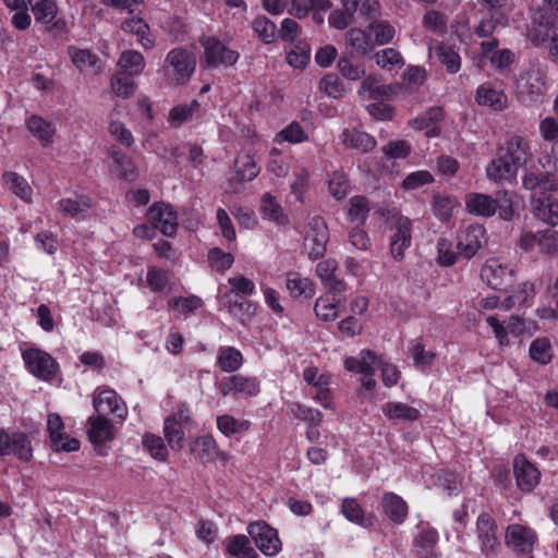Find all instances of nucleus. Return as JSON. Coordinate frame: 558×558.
<instances>
[{
    "label": "nucleus",
    "instance_id": "1",
    "mask_svg": "<svg viewBox=\"0 0 558 558\" xmlns=\"http://www.w3.org/2000/svg\"><path fill=\"white\" fill-rule=\"evenodd\" d=\"M532 158L530 141L524 136L513 135L498 147L496 158L486 168V174L497 183H514L519 170L525 168Z\"/></svg>",
    "mask_w": 558,
    "mask_h": 558
},
{
    "label": "nucleus",
    "instance_id": "2",
    "mask_svg": "<svg viewBox=\"0 0 558 558\" xmlns=\"http://www.w3.org/2000/svg\"><path fill=\"white\" fill-rule=\"evenodd\" d=\"M13 457L22 462L33 459L31 437L21 430L0 428V459Z\"/></svg>",
    "mask_w": 558,
    "mask_h": 558
},
{
    "label": "nucleus",
    "instance_id": "3",
    "mask_svg": "<svg viewBox=\"0 0 558 558\" xmlns=\"http://www.w3.org/2000/svg\"><path fill=\"white\" fill-rule=\"evenodd\" d=\"M22 359L28 373L40 380L51 381L58 375V362L48 352L41 349H25L22 351Z\"/></svg>",
    "mask_w": 558,
    "mask_h": 558
},
{
    "label": "nucleus",
    "instance_id": "4",
    "mask_svg": "<svg viewBox=\"0 0 558 558\" xmlns=\"http://www.w3.org/2000/svg\"><path fill=\"white\" fill-rule=\"evenodd\" d=\"M390 223V253L396 260H402L404 252L412 243V221L402 215L395 214Z\"/></svg>",
    "mask_w": 558,
    "mask_h": 558
},
{
    "label": "nucleus",
    "instance_id": "5",
    "mask_svg": "<svg viewBox=\"0 0 558 558\" xmlns=\"http://www.w3.org/2000/svg\"><path fill=\"white\" fill-rule=\"evenodd\" d=\"M167 71L169 76L178 84L190 80L196 68L195 56L182 48L170 50L166 57Z\"/></svg>",
    "mask_w": 558,
    "mask_h": 558
},
{
    "label": "nucleus",
    "instance_id": "6",
    "mask_svg": "<svg viewBox=\"0 0 558 558\" xmlns=\"http://www.w3.org/2000/svg\"><path fill=\"white\" fill-rule=\"evenodd\" d=\"M329 241V230L324 218L316 216L308 221L304 235V247L313 260L323 257Z\"/></svg>",
    "mask_w": 558,
    "mask_h": 558
},
{
    "label": "nucleus",
    "instance_id": "7",
    "mask_svg": "<svg viewBox=\"0 0 558 558\" xmlns=\"http://www.w3.org/2000/svg\"><path fill=\"white\" fill-rule=\"evenodd\" d=\"M204 48L205 62L209 68L233 65L239 59V52L229 48L215 36H204L201 39Z\"/></svg>",
    "mask_w": 558,
    "mask_h": 558
},
{
    "label": "nucleus",
    "instance_id": "8",
    "mask_svg": "<svg viewBox=\"0 0 558 558\" xmlns=\"http://www.w3.org/2000/svg\"><path fill=\"white\" fill-rule=\"evenodd\" d=\"M517 87L519 94L530 101L538 100L547 90L545 69L541 65H532L523 71L518 80Z\"/></svg>",
    "mask_w": 558,
    "mask_h": 558
},
{
    "label": "nucleus",
    "instance_id": "9",
    "mask_svg": "<svg viewBox=\"0 0 558 558\" xmlns=\"http://www.w3.org/2000/svg\"><path fill=\"white\" fill-rule=\"evenodd\" d=\"M191 422L190 410L180 405L178 410L163 422V435L169 447L174 451H180L184 442V428Z\"/></svg>",
    "mask_w": 558,
    "mask_h": 558
},
{
    "label": "nucleus",
    "instance_id": "10",
    "mask_svg": "<svg viewBox=\"0 0 558 558\" xmlns=\"http://www.w3.org/2000/svg\"><path fill=\"white\" fill-rule=\"evenodd\" d=\"M376 363L377 355L368 349L362 350L359 356H348L344 359L345 369L361 374V383L366 390H373L376 386L374 378Z\"/></svg>",
    "mask_w": 558,
    "mask_h": 558
},
{
    "label": "nucleus",
    "instance_id": "11",
    "mask_svg": "<svg viewBox=\"0 0 558 558\" xmlns=\"http://www.w3.org/2000/svg\"><path fill=\"white\" fill-rule=\"evenodd\" d=\"M247 533L257 548L266 556H276L281 550V542L277 530L265 522H253L247 526Z\"/></svg>",
    "mask_w": 558,
    "mask_h": 558
},
{
    "label": "nucleus",
    "instance_id": "12",
    "mask_svg": "<svg viewBox=\"0 0 558 558\" xmlns=\"http://www.w3.org/2000/svg\"><path fill=\"white\" fill-rule=\"evenodd\" d=\"M505 541L513 551L529 554L537 542V534L526 524L512 523L506 529Z\"/></svg>",
    "mask_w": 558,
    "mask_h": 558
},
{
    "label": "nucleus",
    "instance_id": "13",
    "mask_svg": "<svg viewBox=\"0 0 558 558\" xmlns=\"http://www.w3.org/2000/svg\"><path fill=\"white\" fill-rule=\"evenodd\" d=\"M486 230L481 225H469L460 230L457 238L459 255L470 259L486 243Z\"/></svg>",
    "mask_w": 558,
    "mask_h": 558
},
{
    "label": "nucleus",
    "instance_id": "14",
    "mask_svg": "<svg viewBox=\"0 0 558 558\" xmlns=\"http://www.w3.org/2000/svg\"><path fill=\"white\" fill-rule=\"evenodd\" d=\"M47 430L51 448L57 451L74 452L80 449L78 439L69 436L64 432V423L61 416L57 413H50L47 420Z\"/></svg>",
    "mask_w": 558,
    "mask_h": 558
},
{
    "label": "nucleus",
    "instance_id": "15",
    "mask_svg": "<svg viewBox=\"0 0 558 558\" xmlns=\"http://www.w3.org/2000/svg\"><path fill=\"white\" fill-rule=\"evenodd\" d=\"M513 268L499 258H488L482 267L481 277L493 289H504L513 281Z\"/></svg>",
    "mask_w": 558,
    "mask_h": 558
},
{
    "label": "nucleus",
    "instance_id": "16",
    "mask_svg": "<svg viewBox=\"0 0 558 558\" xmlns=\"http://www.w3.org/2000/svg\"><path fill=\"white\" fill-rule=\"evenodd\" d=\"M93 407L98 415L113 414L120 420H124L128 415L124 401L110 388H98L95 391Z\"/></svg>",
    "mask_w": 558,
    "mask_h": 558
},
{
    "label": "nucleus",
    "instance_id": "17",
    "mask_svg": "<svg viewBox=\"0 0 558 558\" xmlns=\"http://www.w3.org/2000/svg\"><path fill=\"white\" fill-rule=\"evenodd\" d=\"M219 391L222 396L254 397L259 393V381L256 377L236 374L223 378L219 383Z\"/></svg>",
    "mask_w": 558,
    "mask_h": 558
},
{
    "label": "nucleus",
    "instance_id": "18",
    "mask_svg": "<svg viewBox=\"0 0 558 558\" xmlns=\"http://www.w3.org/2000/svg\"><path fill=\"white\" fill-rule=\"evenodd\" d=\"M147 219L163 235L172 236L178 229V217L172 207L165 203L153 204L147 211Z\"/></svg>",
    "mask_w": 558,
    "mask_h": 558
},
{
    "label": "nucleus",
    "instance_id": "19",
    "mask_svg": "<svg viewBox=\"0 0 558 558\" xmlns=\"http://www.w3.org/2000/svg\"><path fill=\"white\" fill-rule=\"evenodd\" d=\"M521 248L529 252L538 246L544 254H555L558 251V231L546 229L537 232H525L519 242Z\"/></svg>",
    "mask_w": 558,
    "mask_h": 558
},
{
    "label": "nucleus",
    "instance_id": "20",
    "mask_svg": "<svg viewBox=\"0 0 558 558\" xmlns=\"http://www.w3.org/2000/svg\"><path fill=\"white\" fill-rule=\"evenodd\" d=\"M486 322L493 328L495 337L501 347L509 345L510 340L519 338L525 329L523 319L518 316H511L504 323H500L495 316H488Z\"/></svg>",
    "mask_w": 558,
    "mask_h": 558
},
{
    "label": "nucleus",
    "instance_id": "21",
    "mask_svg": "<svg viewBox=\"0 0 558 558\" xmlns=\"http://www.w3.org/2000/svg\"><path fill=\"white\" fill-rule=\"evenodd\" d=\"M513 472L519 489L524 493H531L539 483L541 472L524 456L514 458Z\"/></svg>",
    "mask_w": 558,
    "mask_h": 558
},
{
    "label": "nucleus",
    "instance_id": "22",
    "mask_svg": "<svg viewBox=\"0 0 558 558\" xmlns=\"http://www.w3.org/2000/svg\"><path fill=\"white\" fill-rule=\"evenodd\" d=\"M476 529L482 553L487 557L494 555L500 545L496 522L488 513H482L477 518Z\"/></svg>",
    "mask_w": 558,
    "mask_h": 558
},
{
    "label": "nucleus",
    "instance_id": "23",
    "mask_svg": "<svg viewBox=\"0 0 558 558\" xmlns=\"http://www.w3.org/2000/svg\"><path fill=\"white\" fill-rule=\"evenodd\" d=\"M57 209L64 216L73 219H85L89 209L94 206V201L90 196L78 194L73 197L61 198L57 203Z\"/></svg>",
    "mask_w": 558,
    "mask_h": 558
},
{
    "label": "nucleus",
    "instance_id": "24",
    "mask_svg": "<svg viewBox=\"0 0 558 558\" xmlns=\"http://www.w3.org/2000/svg\"><path fill=\"white\" fill-rule=\"evenodd\" d=\"M26 129L40 146L50 147L54 143L57 130L54 125L40 116L33 114L26 120Z\"/></svg>",
    "mask_w": 558,
    "mask_h": 558
},
{
    "label": "nucleus",
    "instance_id": "25",
    "mask_svg": "<svg viewBox=\"0 0 558 558\" xmlns=\"http://www.w3.org/2000/svg\"><path fill=\"white\" fill-rule=\"evenodd\" d=\"M476 102L480 106L489 107L495 111H502L508 106V97L504 89L498 88L490 83H485L476 90Z\"/></svg>",
    "mask_w": 558,
    "mask_h": 558
},
{
    "label": "nucleus",
    "instance_id": "26",
    "mask_svg": "<svg viewBox=\"0 0 558 558\" xmlns=\"http://www.w3.org/2000/svg\"><path fill=\"white\" fill-rule=\"evenodd\" d=\"M428 54L432 57L435 54L437 59L446 66L447 71L454 74L461 69V58L457 51L450 46L430 39L427 41Z\"/></svg>",
    "mask_w": 558,
    "mask_h": 558
},
{
    "label": "nucleus",
    "instance_id": "27",
    "mask_svg": "<svg viewBox=\"0 0 558 558\" xmlns=\"http://www.w3.org/2000/svg\"><path fill=\"white\" fill-rule=\"evenodd\" d=\"M381 508L385 515L396 524H402L409 514L407 501L392 492H387L383 495Z\"/></svg>",
    "mask_w": 558,
    "mask_h": 558
},
{
    "label": "nucleus",
    "instance_id": "28",
    "mask_svg": "<svg viewBox=\"0 0 558 558\" xmlns=\"http://www.w3.org/2000/svg\"><path fill=\"white\" fill-rule=\"evenodd\" d=\"M190 451L201 463L214 462L221 454L216 439L210 434L197 437L191 444Z\"/></svg>",
    "mask_w": 558,
    "mask_h": 558
},
{
    "label": "nucleus",
    "instance_id": "29",
    "mask_svg": "<svg viewBox=\"0 0 558 558\" xmlns=\"http://www.w3.org/2000/svg\"><path fill=\"white\" fill-rule=\"evenodd\" d=\"M532 211L534 216L543 222L555 227L558 225V202L550 196H532Z\"/></svg>",
    "mask_w": 558,
    "mask_h": 558
},
{
    "label": "nucleus",
    "instance_id": "30",
    "mask_svg": "<svg viewBox=\"0 0 558 558\" xmlns=\"http://www.w3.org/2000/svg\"><path fill=\"white\" fill-rule=\"evenodd\" d=\"M341 144L349 149L368 153L376 146V141L368 133L357 129H344L339 136Z\"/></svg>",
    "mask_w": 558,
    "mask_h": 558
},
{
    "label": "nucleus",
    "instance_id": "31",
    "mask_svg": "<svg viewBox=\"0 0 558 558\" xmlns=\"http://www.w3.org/2000/svg\"><path fill=\"white\" fill-rule=\"evenodd\" d=\"M465 207L470 214L490 217L497 211V199L483 193H470L465 196Z\"/></svg>",
    "mask_w": 558,
    "mask_h": 558
},
{
    "label": "nucleus",
    "instance_id": "32",
    "mask_svg": "<svg viewBox=\"0 0 558 558\" xmlns=\"http://www.w3.org/2000/svg\"><path fill=\"white\" fill-rule=\"evenodd\" d=\"M428 77V73L425 68L418 65H411L402 74L401 83L393 85L397 94L399 92L410 95L422 86Z\"/></svg>",
    "mask_w": 558,
    "mask_h": 558
},
{
    "label": "nucleus",
    "instance_id": "33",
    "mask_svg": "<svg viewBox=\"0 0 558 558\" xmlns=\"http://www.w3.org/2000/svg\"><path fill=\"white\" fill-rule=\"evenodd\" d=\"M444 119V110L440 107H434L420 114L412 121V126L416 130H426L427 137H436L440 134L438 122Z\"/></svg>",
    "mask_w": 558,
    "mask_h": 558
},
{
    "label": "nucleus",
    "instance_id": "34",
    "mask_svg": "<svg viewBox=\"0 0 558 558\" xmlns=\"http://www.w3.org/2000/svg\"><path fill=\"white\" fill-rule=\"evenodd\" d=\"M69 56L73 64L80 70L85 72L99 73L102 69L100 59L88 49H81L76 47H69Z\"/></svg>",
    "mask_w": 558,
    "mask_h": 558
},
{
    "label": "nucleus",
    "instance_id": "35",
    "mask_svg": "<svg viewBox=\"0 0 558 558\" xmlns=\"http://www.w3.org/2000/svg\"><path fill=\"white\" fill-rule=\"evenodd\" d=\"M88 424V438L94 445H102L113 438L112 425L106 416H92Z\"/></svg>",
    "mask_w": 558,
    "mask_h": 558
},
{
    "label": "nucleus",
    "instance_id": "36",
    "mask_svg": "<svg viewBox=\"0 0 558 558\" xmlns=\"http://www.w3.org/2000/svg\"><path fill=\"white\" fill-rule=\"evenodd\" d=\"M121 28L123 32L134 34L137 37L138 44L144 49H151L155 40L150 35V29L147 23L141 17H131L122 22Z\"/></svg>",
    "mask_w": 558,
    "mask_h": 558
},
{
    "label": "nucleus",
    "instance_id": "37",
    "mask_svg": "<svg viewBox=\"0 0 558 558\" xmlns=\"http://www.w3.org/2000/svg\"><path fill=\"white\" fill-rule=\"evenodd\" d=\"M345 304L341 303V299H335L331 294H324L316 300L315 314L324 322H332L340 315Z\"/></svg>",
    "mask_w": 558,
    "mask_h": 558
},
{
    "label": "nucleus",
    "instance_id": "38",
    "mask_svg": "<svg viewBox=\"0 0 558 558\" xmlns=\"http://www.w3.org/2000/svg\"><path fill=\"white\" fill-rule=\"evenodd\" d=\"M3 184L15 196L25 203H32L33 189L27 180L14 171H5L2 174Z\"/></svg>",
    "mask_w": 558,
    "mask_h": 558
},
{
    "label": "nucleus",
    "instance_id": "39",
    "mask_svg": "<svg viewBox=\"0 0 558 558\" xmlns=\"http://www.w3.org/2000/svg\"><path fill=\"white\" fill-rule=\"evenodd\" d=\"M391 94L397 95L393 85H383L378 77L369 75L362 81L359 95L366 99L388 98Z\"/></svg>",
    "mask_w": 558,
    "mask_h": 558
},
{
    "label": "nucleus",
    "instance_id": "40",
    "mask_svg": "<svg viewBox=\"0 0 558 558\" xmlns=\"http://www.w3.org/2000/svg\"><path fill=\"white\" fill-rule=\"evenodd\" d=\"M381 411L388 420L414 422L421 417L416 408L402 402H386L381 405Z\"/></svg>",
    "mask_w": 558,
    "mask_h": 558
},
{
    "label": "nucleus",
    "instance_id": "41",
    "mask_svg": "<svg viewBox=\"0 0 558 558\" xmlns=\"http://www.w3.org/2000/svg\"><path fill=\"white\" fill-rule=\"evenodd\" d=\"M288 13L296 19L306 17L312 11H328L329 0H288Z\"/></svg>",
    "mask_w": 558,
    "mask_h": 558
},
{
    "label": "nucleus",
    "instance_id": "42",
    "mask_svg": "<svg viewBox=\"0 0 558 558\" xmlns=\"http://www.w3.org/2000/svg\"><path fill=\"white\" fill-rule=\"evenodd\" d=\"M226 554L235 558H257L247 536L239 534L225 541Z\"/></svg>",
    "mask_w": 558,
    "mask_h": 558
},
{
    "label": "nucleus",
    "instance_id": "43",
    "mask_svg": "<svg viewBox=\"0 0 558 558\" xmlns=\"http://www.w3.org/2000/svg\"><path fill=\"white\" fill-rule=\"evenodd\" d=\"M522 185L525 190H541L542 192L556 191L558 187L556 178L550 172L542 175H537L534 172H526L522 178Z\"/></svg>",
    "mask_w": 558,
    "mask_h": 558
},
{
    "label": "nucleus",
    "instance_id": "44",
    "mask_svg": "<svg viewBox=\"0 0 558 558\" xmlns=\"http://www.w3.org/2000/svg\"><path fill=\"white\" fill-rule=\"evenodd\" d=\"M508 24V15L499 10H489L481 19L478 25L475 28V33L480 37L490 36L498 25L506 26Z\"/></svg>",
    "mask_w": 558,
    "mask_h": 558
},
{
    "label": "nucleus",
    "instance_id": "45",
    "mask_svg": "<svg viewBox=\"0 0 558 558\" xmlns=\"http://www.w3.org/2000/svg\"><path fill=\"white\" fill-rule=\"evenodd\" d=\"M417 534L414 536L413 545L415 548L421 549L422 554H428L433 550L438 542L437 531L427 522L421 521L417 525Z\"/></svg>",
    "mask_w": 558,
    "mask_h": 558
},
{
    "label": "nucleus",
    "instance_id": "46",
    "mask_svg": "<svg viewBox=\"0 0 558 558\" xmlns=\"http://www.w3.org/2000/svg\"><path fill=\"white\" fill-rule=\"evenodd\" d=\"M36 22L49 24L58 14V5L56 0H27Z\"/></svg>",
    "mask_w": 558,
    "mask_h": 558
},
{
    "label": "nucleus",
    "instance_id": "47",
    "mask_svg": "<svg viewBox=\"0 0 558 558\" xmlns=\"http://www.w3.org/2000/svg\"><path fill=\"white\" fill-rule=\"evenodd\" d=\"M218 430L226 437L247 432L252 423L248 420L235 418L230 414H222L216 420Z\"/></svg>",
    "mask_w": 558,
    "mask_h": 558
},
{
    "label": "nucleus",
    "instance_id": "48",
    "mask_svg": "<svg viewBox=\"0 0 558 558\" xmlns=\"http://www.w3.org/2000/svg\"><path fill=\"white\" fill-rule=\"evenodd\" d=\"M145 64V59L141 52L135 50H125L119 58L118 71L135 76L144 71Z\"/></svg>",
    "mask_w": 558,
    "mask_h": 558
},
{
    "label": "nucleus",
    "instance_id": "49",
    "mask_svg": "<svg viewBox=\"0 0 558 558\" xmlns=\"http://www.w3.org/2000/svg\"><path fill=\"white\" fill-rule=\"evenodd\" d=\"M242 353L233 347H220L217 352V364L222 372L231 373L241 367Z\"/></svg>",
    "mask_w": 558,
    "mask_h": 558
},
{
    "label": "nucleus",
    "instance_id": "50",
    "mask_svg": "<svg viewBox=\"0 0 558 558\" xmlns=\"http://www.w3.org/2000/svg\"><path fill=\"white\" fill-rule=\"evenodd\" d=\"M142 445L148 454L158 462H167L169 450L162 437L146 433L142 437Z\"/></svg>",
    "mask_w": 558,
    "mask_h": 558
},
{
    "label": "nucleus",
    "instance_id": "51",
    "mask_svg": "<svg viewBox=\"0 0 558 558\" xmlns=\"http://www.w3.org/2000/svg\"><path fill=\"white\" fill-rule=\"evenodd\" d=\"M260 213L264 219L274 221L277 225H284L287 216L276 197L269 193H265L260 199Z\"/></svg>",
    "mask_w": 558,
    "mask_h": 558
},
{
    "label": "nucleus",
    "instance_id": "52",
    "mask_svg": "<svg viewBox=\"0 0 558 558\" xmlns=\"http://www.w3.org/2000/svg\"><path fill=\"white\" fill-rule=\"evenodd\" d=\"M111 158L113 161L112 171L118 177L128 181H133L135 179V166L124 151L120 149H113L111 151Z\"/></svg>",
    "mask_w": 558,
    "mask_h": 558
},
{
    "label": "nucleus",
    "instance_id": "53",
    "mask_svg": "<svg viewBox=\"0 0 558 558\" xmlns=\"http://www.w3.org/2000/svg\"><path fill=\"white\" fill-rule=\"evenodd\" d=\"M307 140L308 135L303 126L299 122L293 121L276 134L274 137V143L301 144Z\"/></svg>",
    "mask_w": 558,
    "mask_h": 558
},
{
    "label": "nucleus",
    "instance_id": "54",
    "mask_svg": "<svg viewBox=\"0 0 558 558\" xmlns=\"http://www.w3.org/2000/svg\"><path fill=\"white\" fill-rule=\"evenodd\" d=\"M371 211L369 202L366 197L356 195L350 198L348 207V218L357 226L363 225Z\"/></svg>",
    "mask_w": 558,
    "mask_h": 558
},
{
    "label": "nucleus",
    "instance_id": "55",
    "mask_svg": "<svg viewBox=\"0 0 558 558\" xmlns=\"http://www.w3.org/2000/svg\"><path fill=\"white\" fill-rule=\"evenodd\" d=\"M234 170L238 179L244 182L255 179L258 175L260 168L251 155L245 154L236 157L234 161Z\"/></svg>",
    "mask_w": 558,
    "mask_h": 558
},
{
    "label": "nucleus",
    "instance_id": "56",
    "mask_svg": "<svg viewBox=\"0 0 558 558\" xmlns=\"http://www.w3.org/2000/svg\"><path fill=\"white\" fill-rule=\"evenodd\" d=\"M252 28L257 37L265 44L275 43L278 38L277 25L267 16L260 15L254 19Z\"/></svg>",
    "mask_w": 558,
    "mask_h": 558
},
{
    "label": "nucleus",
    "instance_id": "57",
    "mask_svg": "<svg viewBox=\"0 0 558 558\" xmlns=\"http://www.w3.org/2000/svg\"><path fill=\"white\" fill-rule=\"evenodd\" d=\"M287 290L293 298L301 295L312 296L314 294L313 282L308 278H303L298 272L287 275Z\"/></svg>",
    "mask_w": 558,
    "mask_h": 558
},
{
    "label": "nucleus",
    "instance_id": "58",
    "mask_svg": "<svg viewBox=\"0 0 558 558\" xmlns=\"http://www.w3.org/2000/svg\"><path fill=\"white\" fill-rule=\"evenodd\" d=\"M347 44L359 54H367L374 47V44L364 31L351 28L345 35Z\"/></svg>",
    "mask_w": 558,
    "mask_h": 558
},
{
    "label": "nucleus",
    "instance_id": "59",
    "mask_svg": "<svg viewBox=\"0 0 558 558\" xmlns=\"http://www.w3.org/2000/svg\"><path fill=\"white\" fill-rule=\"evenodd\" d=\"M288 411L293 417L306 422L308 425L320 424L323 421V414L320 411L300 402H290L288 404Z\"/></svg>",
    "mask_w": 558,
    "mask_h": 558
},
{
    "label": "nucleus",
    "instance_id": "60",
    "mask_svg": "<svg viewBox=\"0 0 558 558\" xmlns=\"http://www.w3.org/2000/svg\"><path fill=\"white\" fill-rule=\"evenodd\" d=\"M535 295L533 283L524 282L518 292L505 299L502 308L510 310L514 306H529Z\"/></svg>",
    "mask_w": 558,
    "mask_h": 558
},
{
    "label": "nucleus",
    "instance_id": "61",
    "mask_svg": "<svg viewBox=\"0 0 558 558\" xmlns=\"http://www.w3.org/2000/svg\"><path fill=\"white\" fill-rule=\"evenodd\" d=\"M111 88L118 97L129 98L135 93L136 84L133 75L117 71L111 78Z\"/></svg>",
    "mask_w": 558,
    "mask_h": 558
},
{
    "label": "nucleus",
    "instance_id": "62",
    "mask_svg": "<svg viewBox=\"0 0 558 558\" xmlns=\"http://www.w3.org/2000/svg\"><path fill=\"white\" fill-rule=\"evenodd\" d=\"M530 356L533 361L546 365L553 359L551 343L548 338L541 337L532 341L529 349Z\"/></svg>",
    "mask_w": 558,
    "mask_h": 558
},
{
    "label": "nucleus",
    "instance_id": "63",
    "mask_svg": "<svg viewBox=\"0 0 558 558\" xmlns=\"http://www.w3.org/2000/svg\"><path fill=\"white\" fill-rule=\"evenodd\" d=\"M199 105L195 100L191 104L175 106L169 112L168 122L172 128H180L192 119Z\"/></svg>",
    "mask_w": 558,
    "mask_h": 558
},
{
    "label": "nucleus",
    "instance_id": "64",
    "mask_svg": "<svg viewBox=\"0 0 558 558\" xmlns=\"http://www.w3.org/2000/svg\"><path fill=\"white\" fill-rule=\"evenodd\" d=\"M231 289L225 294V299H230L234 294L236 298L251 296L255 292L254 282L244 276H234L228 279Z\"/></svg>",
    "mask_w": 558,
    "mask_h": 558
}]
</instances>
